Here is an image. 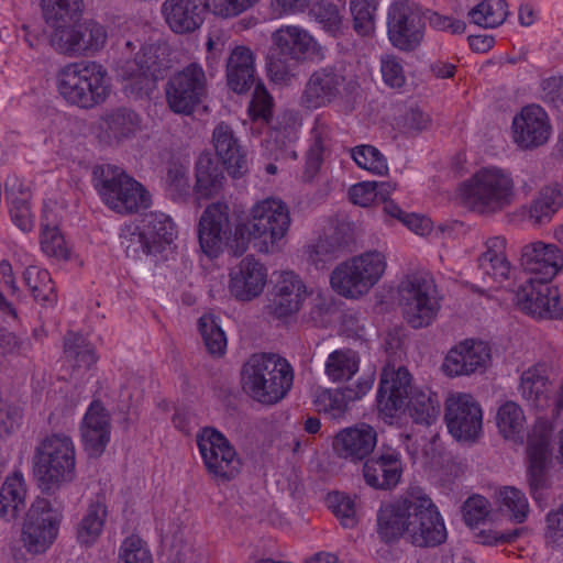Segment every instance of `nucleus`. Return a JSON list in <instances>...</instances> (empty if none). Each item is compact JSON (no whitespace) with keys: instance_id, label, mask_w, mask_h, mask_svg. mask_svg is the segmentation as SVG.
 Masks as SVG:
<instances>
[{"instance_id":"1","label":"nucleus","mask_w":563,"mask_h":563,"mask_svg":"<svg viewBox=\"0 0 563 563\" xmlns=\"http://www.w3.org/2000/svg\"><path fill=\"white\" fill-rule=\"evenodd\" d=\"M290 221L285 202L266 198L251 208L247 221L236 225L232 234L229 206L214 202L206 208L199 221L200 247L209 257H217L224 245L233 256H241L253 238L261 240L260 252L272 253L286 236Z\"/></svg>"},{"instance_id":"2","label":"nucleus","mask_w":563,"mask_h":563,"mask_svg":"<svg viewBox=\"0 0 563 563\" xmlns=\"http://www.w3.org/2000/svg\"><path fill=\"white\" fill-rule=\"evenodd\" d=\"M377 533L384 542L402 538L418 548L440 545L448 537L443 518L427 495H409L382 505L377 512Z\"/></svg>"},{"instance_id":"3","label":"nucleus","mask_w":563,"mask_h":563,"mask_svg":"<svg viewBox=\"0 0 563 563\" xmlns=\"http://www.w3.org/2000/svg\"><path fill=\"white\" fill-rule=\"evenodd\" d=\"M45 23L53 30L51 42L56 51L69 56L99 52L106 44V27L95 20H81L84 0H40Z\"/></svg>"},{"instance_id":"4","label":"nucleus","mask_w":563,"mask_h":563,"mask_svg":"<svg viewBox=\"0 0 563 563\" xmlns=\"http://www.w3.org/2000/svg\"><path fill=\"white\" fill-rule=\"evenodd\" d=\"M292 380L290 364L275 353L253 354L242 368L244 391L264 405L280 401L289 391Z\"/></svg>"},{"instance_id":"5","label":"nucleus","mask_w":563,"mask_h":563,"mask_svg":"<svg viewBox=\"0 0 563 563\" xmlns=\"http://www.w3.org/2000/svg\"><path fill=\"white\" fill-rule=\"evenodd\" d=\"M459 197L470 210L494 214L514 202L515 181L511 174L503 168L483 167L460 185Z\"/></svg>"},{"instance_id":"6","label":"nucleus","mask_w":563,"mask_h":563,"mask_svg":"<svg viewBox=\"0 0 563 563\" xmlns=\"http://www.w3.org/2000/svg\"><path fill=\"white\" fill-rule=\"evenodd\" d=\"M34 476L45 493H55L76 478V451L73 440L65 434L46 437L35 449Z\"/></svg>"},{"instance_id":"7","label":"nucleus","mask_w":563,"mask_h":563,"mask_svg":"<svg viewBox=\"0 0 563 563\" xmlns=\"http://www.w3.org/2000/svg\"><path fill=\"white\" fill-rule=\"evenodd\" d=\"M102 201L118 213H132L150 203L143 186L114 165H98L92 172Z\"/></svg>"},{"instance_id":"8","label":"nucleus","mask_w":563,"mask_h":563,"mask_svg":"<svg viewBox=\"0 0 563 563\" xmlns=\"http://www.w3.org/2000/svg\"><path fill=\"white\" fill-rule=\"evenodd\" d=\"M386 266L383 253L368 251L336 266L331 273L330 283L339 295L358 298L378 283Z\"/></svg>"},{"instance_id":"9","label":"nucleus","mask_w":563,"mask_h":563,"mask_svg":"<svg viewBox=\"0 0 563 563\" xmlns=\"http://www.w3.org/2000/svg\"><path fill=\"white\" fill-rule=\"evenodd\" d=\"M313 37L297 25H283L272 34L264 70H290L314 48Z\"/></svg>"},{"instance_id":"10","label":"nucleus","mask_w":563,"mask_h":563,"mask_svg":"<svg viewBox=\"0 0 563 563\" xmlns=\"http://www.w3.org/2000/svg\"><path fill=\"white\" fill-rule=\"evenodd\" d=\"M387 35L391 45L411 52L423 40L426 20L421 10L408 0L394 1L387 11Z\"/></svg>"},{"instance_id":"11","label":"nucleus","mask_w":563,"mask_h":563,"mask_svg":"<svg viewBox=\"0 0 563 563\" xmlns=\"http://www.w3.org/2000/svg\"><path fill=\"white\" fill-rule=\"evenodd\" d=\"M197 444L208 473L217 481L228 482L238 476L242 463L223 434L205 428L197 434Z\"/></svg>"},{"instance_id":"12","label":"nucleus","mask_w":563,"mask_h":563,"mask_svg":"<svg viewBox=\"0 0 563 563\" xmlns=\"http://www.w3.org/2000/svg\"><path fill=\"white\" fill-rule=\"evenodd\" d=\"M57 87L68 103L81 109L104 102L111 90L107 73H59Z\"/></svg>"},{"instance_id":"13","label":"nucleus","mask_w":563,"mask_h":563,"mask_svg":"<svg viewBox=\"0 0 563 563\" xmlns=\"http://www.w3.org/2000/svg\"><path fill=\"white\" fill-rule=\"evenodd\" d=\"M59 519L51 503L37 498L29 509L22 528V541L31 553H43L54 542Z\"/></svg>"},{"instance_id":"14","label":"nucleus","mask_w":563,"mask_h":563,"mask_svg":"<svg viewBox=\"0 0 563 563\" xmlns=\"http://www.w3.org/2000/svg\"><path fill=\"white\" fill-rule=\"evenodd\" d=\"M552 426L548 420L538 419L528 439V484L530 493L536 500L540 498V490L548 487V470L551 462L549 450Z\"/></svg>"},{"instance_id":"15","label":"nucleus","mask_w":563,"mask_h":563,"mask_svg":"<svg viewBox=\"0 0 563 563\" xmlns=\"http://www.w3.org/2000/svg\"><path fill=\"white\" fill-rule=\"evenodd\" d=\"M444 419L449 432L459 441L474 442L482 432V409L471 395L448 398Z\"/></svg>"},{"instance_id":"16","label":"nucleus","mask_w":563,"mask_h":563,"mask_svg":"<svg viewBox=\"0 0 563 563\" xmlns=\"http://www.w3.org/2000/svg\"><path fill=\"white\" fill-rule=\"evenodd\" d=\"M205 93V73H173L165 87L167 106L176 114L191 115Z\"/></svg>"},{"instance_id":"17","label":"nucleus","mask_w":563,"mask_h":563,"mask_svg":"<svg viewBox=\"0 0 563 563\" xmlns=\"http://www.w3.org/2000/svg\"><path fill=\"white\" fill-rule=\"evenodd\" d=\"M364 482L377 490H391L400 482L402 464L400 454L390 446H382L372 457L363 464Z\"/></svg>"},{"instance_id":"18","label":"nucleus","mask_w":563,"mask_h":563,"mask_svg":"<svg viewBox=\"0 0 563 563\" xmlns=\"http://www.w3.org/2000/svg\"><path fill=\"white\" fill-rule=\"evenodd\" d=\"M490 361V349L483 341L466 340L452 347L442 364L443 372L451 376L482 373Z\"/></svg>"},{"instance_id":"19","label":"nucleus","mask_w":563,"mask_h":563,"mask_svg":"<svg viewBox=\"0 0 563 563\" xmlns=\"http://www.w3.org/2000/svg\"><path fill=\"white\" fill-rule=\"evenodd\" d=\"M553 380L552 365L548 362H538L521 373L518 393L528 406L545 409L550 406Z\"/></svg>"},{"instance_id":"20","label":"nucleus","mask_w":563,"mask_h":563,"mask_svg":"<svg viewBox=\"0 0 563 563\" xmlns=\"http://www.w3.org/2000/svg\"><path fill=\"white\" fill-rule=\"evenodd\" d=\"M514 141L521 148H534L543 145L550 137L551 125L545 111L537 104H530L512 120Z\"/></svg>"},{"instance_id":"21","label":"nucleus","mask_w":563,"mask_h":563,"mask_svg":"<svg viewBox=\"0 0 563 563\" xmlns=\"http://www.w3.org/2000/svg\"><path fill=\"white\" fill-rule=\"evenodd\" d=\"M411 375L404 366L397 369L384 368L377 391V407L384 415L394 417L405 407L411 390Z\"/></svg>"},{"instance_id":"22","label":"nucleus","mask_w":563,"mask_h":563,"mask_svg":"<svg viewBox=\"0 0 563 563\" xmlns=\"http://www.w3.org/2000/svg\"><path fill=\"white\" fill-rule=\"evenodd\" d=\"M377 444V432L367 423L342 429L333 439L332 448L335 454L352 462L367 459Z\"/></svg>"},{"instance_id":"23","label":"nucleus","mask_w":563,"mask_h":563,"mask_svg":"<svg viewBox=\"0 0 563 563\" xmlns=\"http://www.w3.org/2000/svg\"><path fill=\"white\" fill-rule=\"evenodd\" d=\"M520 266L531 274L540 275L538 280L549 282L563 265V253L554 244L536 241L522 246Z\"/></svg>"},{"instance_id":"24","label":"nucleus","mask_w":563,"mask_h":563,"mask_svg":"<svg viewBox=\"0 0 563 563\" xmlns=\"http://www.w3.org/2000/svg\"><path fill=\"white\" fill-rule=\"evenodd\" d=\"M306 296V286L299 276L292 272H284L274 287L268 311L276 318L291 316L300 310Z\"/></svg>"},{"instance_id":"25","label":"nucleus","mask_w":563,"mask_h":563,"mask_svg":"<svg viewBox=\"0 0 563 563\" xmlns=\"http://www.w3.org/2000/svg\"><path fill=\"white\" fill-rule=\"evenodd\" d=\"M110 433L111 424L107 410L99 401H93L81 423V438L89 456L99 457L104 452Z\"/></svg>"},{"instance_id":"26","label":"nucleus","mask_w":563,"mask_h":563,"mask_svg":"<svg viewBox=\"0 0 563 563\" xmlns=\"http://www.w3.org/2000/svg\"><path fill=\"white\" fill-rule=\"evenodd\" d=\"M266 283V269L253 256H246L230 273V291L240 300L257 297Z\"/></svg>"},{"instance_id":"27","label":"nucleus","mask_w":563,"mask_h":563,"mask_svg":"<svg viewBox=\"0 0 563 563\" xmlns=\"http://www.w3.org/2000/svg\"><path fill=\"white\" fill-rule=\"evenodd\" d=\"M212 143L218 157L232 177H241L247 172L246 155L229 124L220 122L216 125Z\"/></svg>"},{"instance_id":"28","label":"nucleus","mask_w":563,"mask_h":563,"mask_svg":"<svg viewBox=\"0 0 563 563\" xmlns=\"http://www.w3.org/2000/svg\"><path fill=\"white\" fill-rule=\"evenodd\" d=\"M206 4L200 0H166L163 13L170 30L178 34L196 31L203 22Z\"/></svg>"},{"instance_id":"29","label":"nucleus","mask_w":563,"mask_h":563,"mask_svg":"<svg viewBox=\"0 0 563 563\" xmlns=\"http://www.w3.org/2000/svg\"><path fill=\"white\" fill-rule=\"evenodd\" d=\"M350 227L345 223L335 225L329 233L308 246V258L316 267L323 266L349 251L352 242Z\"/></svg>"},{"instance_id":"30","label":"nucleus","mask_w":563,"mask_h":563,"mask_svg":"<svg viewBox=\"0 0 563 563\" xmlns=\"http://www.w3.org/2000/svg\"><path fill=\"white\" fill-rule=\"evenodd\" d=\"M507 240L493 236L486 241V251L478 257L477 274L485 282L503 283L508 279L511 265L506 256Z\"/></svg>"},{"instance_id":"31","label":"nucleus","mask_w":563,"mask_h":563,"mask_svg":"<svg viewBox=\"0 0 563 563\" xmlns=\"http://www.w3.org/2000/svg\"><path fill=\"white\" fill-rule=\"evenodd\" d=\"M342 81L343 77L338 73H312L301 97L302 106L316 109L331 102Z\"/></svg>"},{"instance_id":"32","label":"nucleus","mask_w":563,"mask_h":563,"mask_svg":"<svg viewBox=\"0 0 563 563\" xmlns=\"http://www.w3.org/2000/svg\"><path fill=\"white\" fill-rule=\"evenodd\" d=\"M139 125L137 113L125 107L111 109L100 117V130L110 143H120L132 137Z\"/></svg>"},{"instance_id":"33","label":"nucleus","mask_w":563,"mask_h":563,"mask_svg":"<svg viewBox=\"0 0 563 563\" xmlns=\"http://www.w3.org/2000/svg\"><path fill=\"white\" fill-rule=\"evenodd\" d=\"M135 45L131 41H126L122 55L124 64L115 70H168L164 65L161 47L154 44L142 45L134 53Z\"/></svg>"},{"instance_id":"34","label":"nucleus","mask_w":563,"mask_h":563,"mask_svg":"<svg viewBox=\"0 0 563 563\" xmlns=\"http://www.w3.org/2000/svg\"><path fill=\"white\" fill-rule=\"evenodd\" d=\"M142 229L147 235L150 245L156 254L162 253L167 245H170L176 235L172 219L163 212L145 213L141 220Z\"/></svg>"},{"instance_id":"35","label":"nucleus","mask_w":563,"mask_h":563,"mask_svg":"<svg viewBox=\"0 0 563 563\" xmlns=\"http://www.w3.org/2000/svg\"><path fill=\"white\" fill-rule=\"evenodd\" d=\"M224 176L210 154H201L196 163L195 192L199 198H211L222 188Z\"/></svg>"},{"instance_id":"36","label":"nucleus","mask_w":563,"mask_h":563,"mask_svg":"<svg viewBox=\"0 0 563 563\" xmlns=\"http://www.w3.org/2000/svg\"><path fill=\"white\" fill-rule=\"evenodd\" d=\"M496 423L504 439L514 443L523 442L526 416L517 402L508 400L503 404L497 410Z\"/></svg>"},{"instance_id":"37","label":"nucleus","mask_w":563,"mask_h":563,"mask_svg":"<svg viewBox=\"0 0 563 563\" xmlns=\"http://www.w3.org/2000/svg\"><path fill=\"white\" fill-rule=\"evenodd\" d=\"M108 516L107 505L103 496L97 495L92 500L85 516L77 528V539L84 545H91L100 537L106 518Z\"/></svg>"},{"instance_id":"38","label":"nucleus","mask_w":563,"mask_h":563,"mask_svg":"<svg viewBox=\"0 0 563 563\" xmlns=\"http://www.w3.org/2000/svg\"><path fill=\"white\" fill-rule=\"evenodd\" d=\"M399 306L437 298V288L430 274L418 272L404 277L398 286Z\"/></svg>"},{"instance_id":"39","label":"nucleus","mask_w":563,"mask_h":563,"mask_svg":"<svg viewBox=\"0 0 563 563\" xmlns=\"http://www.w3.org/2000/svg\"><path fill=\"white\" fill-rule=\"evenodd\" d=\"M408 411L416 423L430 426L440 416L441 405L435 393L415 388L408 400Z\"/></svg>"},{"instance_id":"40","label":"nucleus","mask_w":563,"mask_h":563,"mask_svg":"<svg viewBox=\"0 0 563 563\" xmlns=\"http://www.w3.org/2000/svg\"><path fill=\"white\" fill-rule=\"evenodd\" d=\"M563 206V194L556 186H547L528 207V218L533 224L549 222L553 214Z\"/></svg>"},{"instance_id":"41","label":"nucleus","mask_w":563,"mask_h":563,"mask_svg":"<svg viewBox=\"0 0 563 563\" xmlns=\"http://www.w3.org/2000/svg\"><path fill=\"white\" fill-rule=\"evenodd\" d=\"M26 489L23 477L14 474L7 478L0 489V516L7 520L18 517L25 508Z\"/></svg>"},{"instance_id":"42","label":"nucleus","mask_w":563,"mask_h":563,"mask_svg":"<svg viewBox=\"0 0 563 563\" xmlns=\"http://www.w3.org/2000/svg\"><path fill=\"white\" fill-rule=\"evenodd\" d=\"M357 399L354 389H324L317 394L314 405L319 412L328 415L332 419L342 418L349 410L350 402Z\"/></svg>"},{"instance_id":"43","label":"nucleus","mask_w":563,"mask_h":563,"mask_svg":"<svg viewBox=\"0 0 563 563\" xmlns=\"http://www.w3.org/2000/svg\"><path fill=\"white\" fill-rule=\"evenodd\" d=\"M507 15L506 0H482L468 11L470 21L484 29H495L501 25Z\"/></svg>"},{"instance_id":"44","label":"nucleus","mask_w":563,"mask_h":563,"mask_svg":"<svg viewBox=\"0 0 563 563\" xmlns=\"http://www.w3.org/2000/svg\"><path fill=\"white\" fill-rule=\"evenodd\" d=\"M499 511L511 520L521 523L529 512V503L526 495L516 487L506 486L496 495Z\"/></svg>"},{"instance_id":"45","label":"nucleus","mask_w":563,"mask_h":563,"mask_svg":"<svg viewBox=\"0 0 563 563\" xmlns=\"http://www.w3.org/2000/svg\"><path fill=\"white\" fill-rule=\"evenodd\" d=\"M64 353L67 361L77 369H88L96 362L92 346L78 333L69 332L65 335Z\"/></svg>"},{"instance_id":"46","label":"nucleus","mask_w":563,"mask_h":563,"mask_svg":"<svg viewBox=\"0 0 563 563\" xmlns=\"http://www.w3.org/2000/svg\"><path fill=\"white\" fill-rule=\"evenodd\" d=\"M23 279L36 301H40L42 305L56 301L53 283L47 271L40 269L36 266H29L24 271Z\"/></svg>"},{"instance_id":"47","label":"nucleus","mask_w":563,"mask_h":563,"mask_svg":"<svg viewBox=\"0 0 563 563\" xmlns=\"http://www.w3.org/2000/svg\"><path fill=\"white\" fill-rule=\"evenodd\" d=\"M357 368L358 360L352 350L334 351L325 362V374L333 382L350 379Z\"/></svg>"},{"instance_id":"48","label":"nucleus","mask_w":563,"mask_h":563,"mask_svg":"<svg viewBox=\"0 0 563 563\" xmlns=\"http://www.w3.org/2000/svg\"><path fill=\"white\" fill-rule=\"evenodd\" d=\"M52 211L44 209L42 222L41 246L45 254L60 260H67L69 256L68 249L65 244L64 236L58 231L57 225L49 220Z\"/></svg>"},{"instance_id":"49","label":"nucleus","mask_w":563,"mask_h":563,"mask_svg":"<svg viewBox=\"0 0 563 563\" xmlns=\"http://www.w3.org/2000/svg\"><path fill=\"white\" fill-rule=\"evenodd\" d=\"M547 282L529 279L515 294V302L523 312L539 318Z\"/></svg>"},{"instance_id":"50","label":"nucleus","mask_w":563,"mask_h":563,"mask_svg":"<svg viewBox=\"0 0 563 563\" xmlns=\"http://www.w3.org/2000/svg\"><path fill=\"white\" fill-rule=\"evenodd\" d=\"M404 319L413 329H420L430 325L435 319L440 305L438 299H429L428 301L409 302L408 306H400Z\"/></svg>"},{"instance_id":"51","label":"nucleus","mask_w":563,"mask_h":563,"mask_svg":"<svg viewBox=\"0 0 563 563\" xmlns=\"http://www.w3.org/2000/svg\"><path fill=\"white\" fill-rule=\"evenodd\" d=\"M198 325L207 351L212 355H222L227 349V338L216 318L205 314L199 319Z\"/></svg>"},{"instance_id":"52","label":"nucleus","mask_w":563,"mask_h":563,"mask_svg":"<svg viewBox=\"0 0 563 563\" xmlns=\"http://www.w3.org/2000/svg\"><path fill=\"white\" fill-rule=\"evenodd\" d=\"M122 246L129 257L136 258L141 253L146 255H157L155 250L150 245L147 235L142 229V224L126 225L120 234Z\"/></svg>"},{"instance_id":"53","label":"nucleus","mask_w":563,"mask_h":563,"mask_svg":"<svg viewBox=\"0 0 563 563\" xmlns=\"http://www.w3.org/2000/svg\"><path fill=\"white\" fill-rule=\"evenodd\" d=\"M377 0H350L354 30L360 35H367L374 30Z\"/></svg>"},{"instance_id":"54","label":"nucleus","mask_w":563,"mask_h":563,"mask_svg":"<svg viewBox=\"0 0 563 563\" xmlns=\"http://www.w3.org/2000/svg\"><path fill=\"white\" fill-rule=\"evenodd\" d=\"M354 162L363 169L377 175H385L388 172L386 158L372 145H360L352 150Z\"/></svg>"},{"instance_id":"55","label":"nucleus","mask_w":563,"mask_h":563,"mask_svg":"<svg viewBox=\"0 0 563 563\" xmlns=\"http://www.w3.org/2000/svg\"><path fill=\"white\" fill-rule=\"evenodd\" d=\"M313 15L329 35L336 37L342 33V15L336 4L321 1L314 5Z\"/></svg>"},{"instance_id":"56","label":"nucleus","mask_w":563,"mask_h":563,"mask_svg":"<svg viewBox=\"0 0 563 563\" xmlns=\"http://www.w3.org/2000/svg\"><path fill=\"white\" fill-rule=\"evenodd\" d=\"M328 506L334 516L341 521L345 528H352L356 525L354 500L339 492L329 494Z\"/></svg>"},{"instance_id":"57","label":"nucleus","mask_w":563,"mask_h":563,"mask_svg":"<svg viewBox=\"0 0 563 563\" xmlns=\"http://www.w3.org/2000/svg\"><path fill=\"white\" fill-rule=\"evenodd\" d=\"M273 98L262 82L255 85L253 99L250 102L249 112L253 120H263L269 124L273 118Z\"/></svg>"},{"instance_id":"58","label":"nucleus","mask_w":563,"mask_h":563,"mask_svg":"<svg viewBox=\"0 0 563 563\" xmlns=\"http://www.w3.org/2000/svg\"><path fill=\"white\" fill-rule=\"evenodd\" d=\"M396 122L405 132L420 133L429 129L431 117L420 107L411 106L397 118Z\"/></svg>"},{"instance_id":"59","label":"nucleus","mask_w":563,"mask_h":563,"mask_svg":"<svg viewBox=\"0 0 563 563\" xmlns=\"http://www.w3.org/2000/svg\"><path fill=\"white\" fill-rule=\"evenodd\" d=\"M119 558L122 563H152V555L145 542L134 536L122 542Z\"/></svg>"},{"instance_id":"60","label":"nucleus","mask_w":563,"mask_h":563,"mask_svg":"<svg viewBox=\"0 0 563 563\" xmlns=\"http://www.w3.org/2000/svg\"><path fill=\"white\" fill-rule=\"evenodd\" d=\"M258 0H206V8L214 15L234 18L252 8Z\"/></svg>"},{"instance_id":"61","label":"nucleus","mask_w":563,"mask_h":563,"mask_svg":"<svg viewBox=\"0 0 563 563\" xmlns=\"http://www.w3.org/2000/svg\"><path fill=\"white\" fill-rule=\"evenodd\" d=\"M123 79L124 91L135 97L148 96L156 88L157 81L154 73H128Z\"/></svg>"},{"instance_id":"62","label":"nucleus","mask_w":563,"mask_h":563,"mask_svg":"<svg viewBox=\"0 0 563 563\" xmlns=\"http://www.w3.org/2000/svg\"><path fill=\"white\" fill-rule=\"evenodd\" d=\"M462 512L467 526H478L489 514V503L479 495L468 497L462 506Z\"/></svg>"},{"instance_id":"63","label":"nucleus","mask_w":563,"mask_h":563,"mask_svg":"<svg viewBox=\"0 0 563 563\" xmlns=\"http://www.w3.org/2000/svg\"><path fill=\"white\" fill-rule=\"evenodd\" d=\"M166 180L174 196L186 197L190 191L188 169L179 163H172L167 168Z\"/></svg>"},{"instance_id":"64","label":"nucleus","mask_w":563,"mask_h":563,"mask_svg":"<svg viewBox=\"0 0 563 563\" xmlns=\"http://www.w3.org/2000/svg\"><path fill=\"white\" fill-rule=\"evenodd\" d=\"M545 539L554 548L563 549V505L547 515Z\"/></svg>"}]
</instances>
